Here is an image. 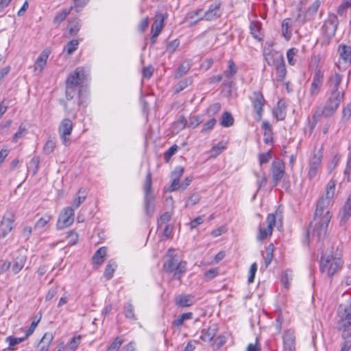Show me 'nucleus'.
Segmentation results:
<instances>
[{"label":"nucleus","mask_w":351,"mask_h":351,"mask_svg":"<svg viewBox=\"0 0 351 351\" xmlns=\"http://www.w3.org/2000/svg\"><path fill=\"white\" fill-rule=\"evenodd\" d=\"M282 32L287 40H289L292 35L290 19H285L282 23Z\"/></svg>","instance_id":"nucleus-30"},{"label":"nucleus","mask_w":351,"mask_h":351,"mask_svg":"<svg viewBox=\"0 0 351 351\" xmlns=\"http://www.w3.org/2000/svg\"><path fill=\"white\" fill-rule=\"evenodd\" d=\"M337 317V328L342 331V337L351 339V296L339 306Z\"/></svg>","instance_id":"nucleus-3"},{"label":"nucleus","mask_w":351,"mask_h":351,"mask_svg":"<svg viewBox=\"0 0 351 351\" xmlns=\"http://www.w3.org/2000/svg\"><path fill=\"white\" fill-rule=\"evenodd\" d=\"M221 109V105L219 103H215L209 106L207 112L210 116H213L217 113Z\"/></svg>","instance_id":"nucleus-56"},{"label":"nucleus","mask_w":351,"mask_h":351,"mask_svg":"<svg viewBox=\"0 0 351 351\" xmlns=\"http://www.w3.org/2000/svg\"><path fill=\"white\" fill-rule=\"evenodd\" d=\"M81 27L80 20L79 19H73L69 21L68 29L71 36H75L80 31Z\"/></svg>","instance_id":"nucleus-28"},{"label":"nucleus","mask_w":351,"mask_h":351,"mask_svg":"<svg viewBox=\"0 0 351 351\" xmlns=\"http://www.w3.org/2000/svg\"><path fill=\"white\" fill-rule=\"evenodd\" d=\"M123 343V339L121 337H117L108 348L107 351H118Z\"/></svg>","instance_id":"nucleus-43"},{"label":"nucleus","mask_w":351,"mask_h":351,"mask_svg":"<svg viewBox=\"0 0 351 351\" xmlns=\"http://www.w3.org/2000/svg\"><path fill=\"white\" fill-rule=\"evenodd\" d=\"M80 340H81L80 335L73 337L69 343V346L70 349H71L72 350L74 351L79 346V344L80 343Z\"/></svg>","instance_id":"nucleus-57"},{"label":"nucleus","mask_w":351,"mask_h":351,"mask_svg":"<svg viewBox=\"0 0 351 351\" xmlns=\"http://www.w3.org/2000/svg\"><path fill=\"white\" fill-rule=\"evenodd\" d=\"M282 106L281 101H278L277 108L273 110L274 115L278 120H283L286 116L285 108Z\"/></svg>","instance_id":"nucleus-35"},{"label":"nucleus","mask_w":351,"mask_h":351,"mask_svg":"<svg viewBox=\"0 0 351 351\" xmlns=\"http://www.w3.org/2000/svg\"><path fill=\"white\" fill-rule=\"evenodd\" d=\"M218 330V325L217 324H212L208 328L202 330L200 339L204 341L210 342L216 335Z\"/></svg>","instance_id":"nucleus-19"},{"label":"nucleus","mask_w":351,"mask_h":351,"mask_svg":"<svg viewBox=\"0 0 351 351\" xmlns=\"http://www.w3.org/2000/svg\"><path fill=\"white\" fill-rule=\"evenodd\" d=\"M186 261L170 256L165 262L163 269L167 273L171 274L174 278L180 280L186 271Z\"/></svg>","instance_id":"nucleus-4"},{"label":"nucleus","mask_w":351,"mask_h":351,"mask_svg":"<svg viewBox=\"0 0 351 351\" xmlns=\"http://www.w3.org/2000/svg\"><path fill=\"white\" fill-rule=\"evenodd\" d=\"M218 274V268H211L204 274V277L206 280H210L214 278Z\"/></svg>","instance_id":"nucleus-54"},{"label":"nucleus","mask_w":351,"mask_h":351,"mask_svg":"<svg viewBox=\"0 0 351 351\" xmlns=\"http://www.w3.org/2000/svg\"><path fill=\"white\" fill-rule=\"evenodd\" d=\"M221 16L220 3L215 2L212 3L207 11L201 14V18L206 21H213Z\"/></svg>","instance_id":"nucleus-17"},{"label":"nucleus","mask_w":351,"mask_h":351,"mask_svg":"<svg viewBox=\"0 0 351 351\" xmlns=\"http://www.w3.org/2000/svg\"><path fill=\"white\" fill-rule=\"evenodd\" d=\"M250 30L252 36L258 40H261L263 38V34L261 32V27L260 23L258 21H252L250 25Z\"/></svg>","instance_id":"nucleus-26"},{"label":"nucleus","mask_w":351,"mask_h":351,"mask_svg":"<svg viewBox=\"0 0 351 351\" xmlns=\"http://www.w3.org/2000/svg\"><path fill=\"white\" fill-rule=\"evenodd\" d=\"M336 182L330 180L326 187L325 194L317 202L314 218L307 230L309 238L312 232L313 238L317 241V247L322 250L327 245L326 251L322 252L319 262L320 271L328 277L334 276L342 267V249L340 245H335L326 241L328 224L332 218L329 207L332 203L335 193Z\"/></svg>","instance_id":"nucleus-1"},{"label":"nucleus","mask_w":351,"mask_h":351,"mask_svg":"<svg viewBox=\"0 0 351 351\" xmlns=\"http://www.w3.org/2000/svg\"><path fill=\"white\" fill-rule=\"evenodd\" d=\"M320 6V2L318 0L315 1L307 10V14L309 16H313L317 13Z\"/></svg>","instance_id":"nucleus-49"},{"label":"nucleus","mask_w":351,"mask_h":351,"mask_svg":"<svg viewBox=\"0 0 351 351\" xmlns=\"http://www.w3.org/2000/svg\"><path fill=\"white\" fill-rule=\"evenodd\" d=\"M178 45H179L178 40H173L168 44V45L167 47V51L170 53H173L177 49Z\"/></svg>","instance_id":"nucleus-64"},{"label":"nucleus","mask_w":351,"mask_h":351,"mask_svg":"<svg viewBox=\"0 0 351 351\" xmlns=\"http://www.w3.org/2000/svg\"><path fill=\"white\" fill-rule=\"evenodd\" d=\"M233 122L234 119L231 114L228 112H225L220 121L221 125L223 127H229L233 124Z\"/></svg>","instance_id":"nucleus-38"},{"label":"nucleus","mask_w":351,"mask_h":351,"mask_svg":"<svg viewBox=\"0 0 351 351\" xmlns=\"http://www.w3.org/2000/svg\"><path fill=\"white\" fill-rule=\"evenodd\" d=\"M339 60L344 63L351 62V47L340 45L338 47Z\"/></svg>","instance_id":"nucleus-22"},{"label":"nucleus","mask_w":351,"mask_h":351,"mask_svg":"<svg viewBox=\"0 0 351 351\" xmlns=\"http://www.w3.org/2000/svg\"><path fill=\"white\" fill-rule=\"evenodd\" d=\"M283 348L285 351L295 350V335L293 330H287L282 335Z\"/></svg>","instance_id":"nucleus-16"},{"label":"nucleus","mask_w":351,"mask_h":351,"mask_svg":"<svg viewBox=\"0 0 351 351\" xmlns=\"http://www.w3.org/2000/svg\"><path fill=\"white\" fill-rule=\"evenodd\" d=\"M351 8V1L350 0H346L344 1L338 8L337 9V13L339 15H343L345 12L349 9Z\"/></svg>","instance_id":"nucleus-48"},{"label":"nucleus","mask_w":351,"mask_h":351,"mask_svg":"<svg viewBox=\"0 0 351 351\" xmlns=\"http://www.w3.org/2000/svg\"><path fill=\"white\" fill-rule=\"evenodd\" d=\"M339 21L337 16L334 14L328 15V18L324 21L322 27V43L328 45L330 39L335 36Z\"/></svg>","instance_id":"nucleus-5"},{"label":"nucleus","mask_w":351,"mask_h":351,"mask_svg":"<svg viewBox=\"0 0 351 351\" xmlns=\"http://www.w3.org/2000/svg\"><path fill=\"white\" fill-rule=\"evenodd\" d=\"M200 196L199 194H193L186 202L187 206H193L199 202Z\"/></svg>","instance_id":"nucleus-55"},{"label":"nucleus","mask_w":351,"mask_h":351,"mask_svg":"<svg viewBox=\"0 0 351 351\" xmlns=\"http://www.w3.org/2000/svg\"><path fill=\"white\" fill-rule=\"evenodd\" d=\"M227 341V338L224 334L219 335L215 341V343L218 348L223 346Z\"/></svg>","instance_id":"nucleus-63"},{"label":"nucleus","mask_w":351,"mask_h":351,"mask_svg":"<svg viewBox=\"0 0 351 351\" xmlns=\"http://www.w3.org/2000/svg\"><path fill=\"white\" fill-rule=\"evenodd\" d=\"M86 77V71L83 67H77L71 73L66 80V87L73 88L84 82Z\"/></svg>","instance_id":"nucleus-10"},{"label":"nucleus","mask_w":351,"mask_h":351,"mask_svg":"<svg viewBox=\"0 0 351 351\" xmlns=\"http://www.w3.org/2000/svg\"><path fill=\"white\" fill-rule=\"evenodd\" d=\"M227 143L223 141H221L217 143L215 146L213 147L210 149V154L213 158H216L219 155L223 150L226 149Z\"/></svg>","instance_id":"nucleus-33"},{"label":"nucleus","mask_w":351,"mask_h":351,"mask_svg":"<svg viewBox=\"0 0 351 351\" xmlns=\"http://www.w3.org/2000/svg\"><path fill=\"white\" fill-rule=\"evenodd\" d=\"M271 158V153L270 151L266 153H262L258 155V160L260 165L267 163Z\"/></svg>","instance_id":"nucleus-46"},{"label":"nucleus","mask_w":351,"mask_h":351,"mask_svg":"<svg viewBox=\"0 0 351 351\" xmlns=\"http://www.w3.org/2000/svg\"><path fill=\"white\" fill-rule=\"evenodd\" d=\"M195 297L191 294H180L176 296L175 304L180 308L192 306L195 303Z\"/></svg>","instance_id":"nucleus-18"},{"label":"nucleus","mask_w":351,"mask_h":351,"mask_svg":"<svg viewBox=\"0 0 351 351\" xmlns=\"http://www.w3.org/2000/svg\"><path fill=\"white\" fill-rule=\"evenodd\" d=\"M184 172L182 167H177L171 173V179L180 180Z\"/></svg>","instance_id":"nucleus-60"},{"label":"nucleus","mask_w":351,"mask_h":351,"mask_svg":"<svg viewBox=\"0 0 351 351\" xmlns=\"http://www.w3.org/2000/svg\"><path fill=\"white\" fill-rule=\"evenodd\" d=\"M340 223L345 224L351 217V199H348L339 213Z\"/></svg>","instance_id":"nucleus-21"},{"label":"nucleus","mask_w":351,"mask_h":351,"mask_svg":"<svg viewBox=\"0 0 351 351\" xmlns=\"http://www.w3.org/2000/svg\"><path fill=\"white\" fill-rule=\"evenodd\" d=\"M267 226L260 225L258 228V234L257 239L263 241L271 236L272 234L274 226L276 223V216L274 214H269L266 219Z\"/></svg>","instance_id":"nucleus-11"},{"label":"nucleus","mask_w":351,"mask_h":351,"mask_svg":"<svg viewBox=\"0 0 351 351\" xmlns=\"http://www.w3.org/2000/svg\"><path fill=\"white\" fill-rule=\"evenodd\" d=\"M40 319H41V315H40V316L38 317V319H34V320L32 322V324H31V325H30V326H29V329H28V330H27V332H27V336H29L30 335H32V334L33 333V332H34V330L36 329V326H37V325H38V322H40Z\"/></svg>","instance_id":"nucleus-61"},{"label":"nucleus","mask_w":351,"mask_h":351,"mask_svg":"<svg viewBox=\"0 0 351 351\" xmlns=\"http://www.w3.org/2000/svg\"><path fill=\"white\" fill-rule=\"evenodd\" d=\"M256 176V184L258 185V189H261L263 187H265L267 184V177L263 171H261L260 173H255Z\"/></svg>","instance_id":"nucleus-39"},{"label":"nucleus","mask_w":351,"mask_h":351,"mask_svg":"<svg viewBox=\"0 0 351 351\" xmlns=\"http://www.w3.org/2000/svg\"><path fill=\"white\" fill-rule=\"evenodd\" d=\"M66 238L69 244L75 245L77 242L78 235L76 232L73 231H70L68 232Z\"/></svg>","instance_id":"nucleus-52"},{"label":"nucleus","mask_w":351,"mask_h":351,"mask_svg":"<svg viewBox=\"0 0 351 351\" xmlns=\"http://www.w3.org/2000/svg\"><path fill=\"white\" fill-rule=\"evenodd\" d=\"M192 83V80L191 78H186L183 81H181L178 83L177 86V91H181L186 88L189 85Z\"/></svg>","instance_id":"nucleus-59"},{"label":"nucleus","mask_w":351,"mask_h":351,"mask_svg":"<svg viewBox=\"0 0 351 351\" xmlns=\"http://www.w3.org/2000/svg\"><path fill=\"white\" fill-rule=\"evenodd\" d=\"M75 219V210L72 207L64 208L58 216L56 223L58 230H62L71 226Z\"/></svg>","instance_id":"nucleus-7"},{"label":"nucleus","mask_w":351,"mask_h":351,"mask_svg":"<svg viewBox=\"0 0 351 351\" xmlns=\"http://www.w3.org/2000/svg\"><path fill=\"white\" fill-rule=\"evenodd\" d=\"M51 217L49 215H45L40 217L35 223L34 229H41L44 228L51 220Z\"/></svg>","instance_id":"nucleus-42"},{"label":"nucleus","mask_w":351,"mask_h":351,"mask_svg":"<svg viewBox=\"0 0 351 351\" xmlns=\"http://www.w3.org/2000/svg\"><path fill=\"white\" fill-rule=\"evenodd\" d=\"M171 217V216L169 213H165L158 220V227L161 228L163 225H166L167 223L170 220Z\"/></svg>","instance_id":"nucleus-53"},{"label":"nucleus","mask_w":351,"mask_h":351,"mask_svg":"<svg viewBox=\"0 0 351 351\" xmlns=\"http://www.w3.org/2000/svg\"><path fill=\"white\" fill-rule=\"evenodd\" d=\"M165 16L162 13H158L155 16V21L152 26V33H154V37H158L164 25Z\"/></svg>","instance_id":"nucleus-20"},{"label":"nucleus","mask_w":351,"mask_h":351,"mask_svg":"<svg viewBox=\"0 0 351 351\" xmlns=\"http://www.w3.org/2000/svg\"><path fill=\"white\" fill-rule=\"evenodd\" d=\"M78 45L79 42L77 40H72L67 43L65 50L68 54L71 55L77 49Z\"/></svg>","instance_id":"nucleus-45"},{"label":"nucleus","mask_w":351,"mask_h":351,"mask_svg":"<svg viewBox=\"0 0 351 351\" xmlns=\"http://www.w3.org/2000/svg\"><path fill=\"white\" fill-rule=\"evenodd\" d=\"M280 62L276 66V75L278 81H283L287 73L285 64L282 56L280 57Z\"/></svg>","instance_id":"nucleus-27"},{"label":"nucleus","mask_w":351,"mask_h":351,"mask_svg":"<svg viewBox=\"0 0 351 351\" xmlns=\"http://www.w3.org/2000/svg\"><path fill=\"white\" fill-rule=\"evenodd\" d=\"M351 116V104H348L342 112V121H347Z\"/></svg>","instance_id":"nucleus-51"},{"label":"nucleus","mask_w":351,"mask_h":351,"mask_svg":"<svg viewBox=\"0 0 351 351\" xmlns=\"http://www.w3.org/2000/svg\"><path fill=\"white\" fill-rule=\"evenodd\" d=\"M73 125L71 120L69 119H64L58 127V133L62 143L65 146H69L71 144V139L69 136L73 130Z\"/></svg>","instance_id":"nucleus-8"},{"label":"nucleus","mask_w":351,"mask_h":351,"mask_svg":"<svg viewBox=\"0 0 351 351\" xmlns=\"http://www.w3.org/2000/svg\"><path fill=\"white\" fill-rule=\"evenodd\" d=\"M107 254V248L106 247H100L93 255V263L97 265H100L105 261Z\"/></svg>","instance_id":"nucleus-25"},{"label":"nucleus","mask_w":351,"mask_h":351,"mask_svg":"<svg viewBox=\"0 0 351 351\" xmlns=\"http://www.w3.org/2000/svg\"><path fill=\"white\" fill-rule=\"evenodd\" d=\"M271 174L275 185H278L285 174V165L280 160H274L271 164Z\"/></svg>","instance_id":"nucleus-15"},{"label":"nucleus","mask_w":351,"mask_h":351,"mask_svg":"<svg viewBox=\"0 0 351 351\" xmlns=\"http://www.w3.org/2000/svg\"><path fill=\"white\" fill-rule=\"evenodd\" d=\"M86 197L85 191L83 189H80L78 191L77 197L73 199L71 207L74 209L78 208L85 201Z\"/></svg>","instance_id":"nucleus-29"},{"label":"nucleus","mask_w":351,"mask_h":351,"mask_svg":"<svg viewBox=\"0 0 351 351\" xmlns=\"http://www.w3.org/2000/svg\"><path fill=\"white\" fill-rule=\"evenodd\" d=\"M341 82V76L339 74L335 73L331 76L329 80V97L323 107L316 109L313 116L315 121H318L322 117L328 118L337 111L344 96L343 89L339 88Z\"/></svg>","instance_id":"nucleus-2"},{"label":"nucleus","mask_w":351,"mask_h":351,"mask_svg":"<svg viewBox=\"0 0 351 351\" xmlns=\"http://www.w3.org/2000/svg\"><path fill=\"white\" fill-rule=\"evenodd\" d=\"M53 336L51 333L46 332L38 346V351H48L49 348L53 341Z\"/></svg>","instance_id":"nucleus-24"},{"label":"nucleus","mask_w":351,"mask_h":351,"mask_svg":"<svg viewBox=\"0 0 351 351\" xmlns=\"http://www.w3.org/2000/svg\"><path fill=\"white\" fill-rule=\"evenodd\" d=\"M257 271V265L256 263H254L252 264L250 269V275L248 277V283H252L254 280L255 274Z\"/></svg>","instance_id":"nucleus-58"},{"label":"nucleus","mask_w":351,"mask_h":351,"mask_svg":"<svg viewBox=\"0 0 351 351\" xmlns=\"http://www.w3.org/2000/svg\"><path fill=\"white\" fill-rule=\"evenodd\" d=\"M251 101L254 110L256 111L254 118L256 120L260 121L262 118L263 108L265 103L264 97L261 92L256 91L253 93Z\"/></svg>","instance_id":"nucleus-13"},{"label":"nucleus","mask_w":351,"mask_h":351,"mask_svg":"<svg viewBox=\"0 0 351 351\" xmlns=\"http://www.w3.org/2000/svg\"><path fill=\"white\" fill-rule=\"evenodd\" d=\"M58 287H51L47 292L45 299L46 300H52L58 293Z\"/></svg>","instance_id":"nucleus-62"},{"label":"nucleus","mask_w":351,"mask_h":351,"mask_svg":"<svg viewBox=\"0 0 351 351\" xmlns=\"http://www.w3.org/2000/svg\"><path fill=\"white\" fill-rule=\"evenodd\" d=\"M143 191L145 212L151 215L154 212L155 198L152 193V173L149 171L147 173Z\"/></svg>","instance_id":"nucleus-6"},{"label":"nucleus","mask_w":351,"mask_h":351,"mask_svg":"<svg viewBox=\"0 0 351 351\" xmlns=\"http://www.w3.org/2000/svg\"><path fill=\"white\" fill-rule=\"evenodd\" d=\"M193 318V313L191 312L185 313L180 315L178 318L173 321V324L176 326H181L185 320L191 319Z\"/></svg>","instance_id":"nucleus-37"},{"label":"nucleus","mask_w":351,"mask_h":351,"mask_svg":"<svg viewBox=\"0 0 351 351\" xmlns=\"http://www.w3.org/2000/svg\"><path fill=\"white\" fill-rule=\"evenodd\" d=\"M117 267L115 263L110 262L107 265L104 271V276L107 280L110 279L113 276V274Z\"/></svg>","instance_id":"nucleus-40"},{"label":"nucleus","mask_w":351,"mask_h":351,"mask_svg":"<svg viewBox=\"0 0 351 351\" xmlns=\"http://www.w3.org/2000/svg\"><path fill=\"white\" fill-rule=\"evenodd\" d=\"M73 10V6H71L69 8H66L60 12H58L56 16L53 19V23L56 25H59L61 23L66 17L71 13Z\"/></svg>","instance_id":"nucleus-32"},{"label":"nucleus","mask_w":351,"mask_h":351,"mask_svg":"<svg viewBox=\"0 0 351 351\" xmlns=\"http://www.w3.org/2000/svg\"><path fill=\"white\" fill-rule=\"evenodd\" d=\"M16 217L12 213H7L0 223V237L5 238L14 228Z\"/></svg>","instance_id":"nucleus-12"},{"label":"nucleus","mask_w":351,"mask_h":351,"mask_svg":"<svg viewBox=\"0 0 351 351\" xmlns=\"http://www.w3.org/2000/svg\"><path fill=\"white\" fill-rule=\"evenodd\" d=\"M5 342L8 343L7 350L10 351H14L15 350V346L18 345V343L14 339V337L12 336L7 337L5 339Z\"/></svg>","instance_id":"nucleus-50"},{"label":"nucleus","mask_w":351,"mask_h":351,"mask_svg":"<svg viewBox=\"0 0 351 351\" xmlns=\"http://www.w3.org/2000/svg\"><path fill=\"white\" fill-rule=\"evenodd\" d=\"M237 72V67L236 66L234 62L230 60L228 61V67L223 72L224 76L228 79H231Z\"/></svg>","instance_id":"nucleus-34"},{"label":"nucleus","mask_w":351,"mask_h":351,"mask_svg":"<svg viewBox=\"0 0 351 351\" xmlns=\"http://www.w3.org/2000/svg\"><path fill=\"white\" fill-rule=\"evenodd\" d=\"M26 262V257L25 256H18L12 266V271L14 274H18L24 267Z\"/></svg>","instance_id":"nucleus-31"},{"label":"nucleus","mask_w":351,"mask_h":351,"mask_svg":"<svg viewBox=\"0 0 351 351\" xmlns=\"http://www.w3.org/2000/svg\"><path fill=\"white\" fill-rule=\"evenodd\" d=\"M190 66L189 63L182 64L178 69V71L175 75L176 78H180L182 76L185 75L189 70Z\"/></svg>","instance_id":"nucleus-44"},{"label":"nucleus","mask_w":351,"mask_h":351,"mask_svg":"<svg viewBox=\"0 0 351 351\" xmlns=\"http://www.w3.org/2000/svg\"><path fill=\"white\" fill-rule=\"evenodd\" d=\"M322 160V155L321 153H315L311 158L308 164V178L312 180L315 178L317 174L318 169L321 165Z\"/></svg>","instance_id":"nucleus-14"},{"label":"nucleus","mask_w":351,"mask_h":351,"mask_svg":"<svg viewBox=\"0 0 351 351\" xmlns=\"http://www.w3.org/2000/svg\"><path fill=\"white\" fill-rule=\"evenodd\" d=\"M323 82V72L319 69H316L308 90L309 97L312 99V101L319 94Z\"/></svg>","instance_id":"nucleus-9"},{"label":"nucleus","mask_w":351,"mask_h":351,"mask_svg":"<svg viewBox=\"0 0 351 351\" xmlns=\"http://www.w3.org/2000/svg\"><path fill=\"white\" fill-rule=\"evenodd\" d=\"M124 314L126 318L135 320V314L134 311L133 306L131 304H128L124 311Z\"/></svg>","instance_id":"nucleus-47"},{"label":"nucleus","mask_w":351,"mask_h":351,"mask_svg":"<svg viewBox=\"0 0 351 351\" xmlns=\"http://www.w3.org/2000/svg\"><path fill=\"white\" fill-rule=\"evenodd\" d=\"M56 146V143L53 139H49L43 147V152L45 154L52 153Z\"/></svg>","instance_id":"nucleus-41"},{"label":"nucleus","mask_w":351,"mask_h":351,"mask_svg":"<svg viewBox=\"0 0 351 351\" xmlns=\"http://www.w3.org/2000/svg\"><path fill=\"white\" fill-rule=\"evenodd\" d=\"M49 56V51L47 50H44L41 52L40 56L38 57L35 64H34V70H38L40 73H41L45 66L47 64V62Z\"/></svg>","instance_id":"nucleus-23"},{"label":"nucleus","mask_w":351,"mask_h":351,"mask_svg":"<svg viewBox=\"0 0 351 351\" xmlns=\"http://www.w3.org/2000/svg\"><path fill=\"white\" fill-rule=\"evenodd\" d=\"M298 52V49L296 48L289 49L287 52V58L288 63L290 65H295L297 62V54Z\"/></svg>","instance_id":"nucleus-36"}]
</instances>
